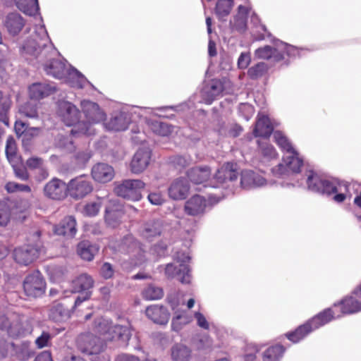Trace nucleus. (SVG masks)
Returning a JSON list of instances; mask_svg holds the SVG:
<instances>
[{"label":"nucleus","instance_id":"obj_1","mask_svg":"<svg viewBox=\"0 0 361 361\" xmlns=\"http://www.w3.org/2000/svg\"><path fill=\"white\" fill-rule=\"evenodd\" d=\"M92 334V355L103 352L108 341L129 339V329L127 326L112 325L111 322L102 318L94 322Z\"/></svg>","mask_w":361,"mask_h":361},{"label":"nucleus","instance_id":"obj_2","mask_svg":"<svg viewBox=\"0 0 361 361\" xmlns=\"http://www.w3.org/2000/svg\"><path fill=\"white\" fill-rule=\"evenodd\" d=\"M26 52L33 55L43 65V69L48 75L63 80L70 66L59 59H54L55 51L50 46H35V42L23 47Z\"/></svg>","mask_w":361,"mask_h":361},{"label":"nucleus","instance_id":"obj_3","mask_svg":"<svg viewBox=\"0 0 361 361\" xmlns=\"http://www.w3.org/2000/svg\"><path fill=\"white\" fill-rule=\"evenodd\" d=\"M41 231L35 230L29 233L27 240L34 244H27L13 250V259L19 264L27 266L35 261L39 255L42 247Z\"/></svg>","mask_w":361,"mask_h":361},{"label":"nucleus","instance_id":"obj_4","mask_svg":"<svg viewBox=\"0 0 361 361\" xmlns=\"http://www.w3.org/2000/svg\"><path fill=\"white\" fill-rule=\"evenodd\" d=\"M59 115L61 121L67 126H76L78 130L72 129L71 133L86 135L88 130V123L80 121V112L78 108L69 102H63L59 104Z\"/></svg>","mask_w":361,"mask_h":361},{"label":"nucleus","instance_id":"obj_5","mask_svg":"<svg viewBox=\"0 0 361 361\" xmlns=\"http://www.w3.org/2000/svg\"><path fill=\"white\" fill-rule=\"evenodd\" d=\"M0 329L7 332L12 338L25 336L32 331L30 322L20 315H13L11 318L2 317L0 319Z\"/></svg>","mask_w":361,"mask_h":361},{"label":"nucleus","instance_id":"obj_6","mask_svg":"<svg viewBox=\"0 0 361 361\" xmlns=\"http://www.w3.org/2000/svg\"><path fill=\"white\" fill-rule=\"evenodd\" d=\"M307 176V188L314 192L329 196L336 193L338 191V187L341 185H343L346 191L348 190V183L329 180L313 171H308Z\"/></svg>","mask_w":361,"mask_h":361},{"label":"nucleus","instance_id":"obj_7","mask_svg":"<svg viewBox=\"0 0 361 361\" xmlns=\"http://www.w3.org/2000/svg\"><path fill=\"white\" fill-rule=\"evenodd\" d=\"M145 183L139 179L124 180L116 185L114 191L115 194L124 199L131 201H138L142 198L141 191Z\"/></svg>","mask_w":361,"mask_h":361},{"label":"nucleus","instance_id":"obj_8","mask_svg":"<svg viewBox=\"0 0 361 361\" xmlns=\"http://www.w3.org/2000/svg\"><path fill=\"white\" fill-rule=\"evenodd\" d=\"M46 281L38 270L28 274L23 281V290L25 295L31 298H38L44 294Z\"/></svg>","mask_w":361,"mask_h":361},{"label":"nucleus","instance_id":"obj_9","mask_svg":"<svg viewBox=\"0 0 361 361\" xmlns=\"http://www.w3.org/2000/svg\"><path fill=\"white\" fill-rule=\"evenodd\" d=\"M295 51V48L289 45H286L282 51L269 45H266L257 49L255 51V56L257 59H271L274 62H279L285 59V55L290 56Z\"/></svg>","mask_w":361,"mask_h":361},{"label":"nucleus","instance_id":"obj_10","mask_svg":"<svg viewBox=\"0 0 361 361\" xmlns=\"http://www.w3.org/2000/svg\"><path fill=\"white\" fill-rule=\"evenodd\" d=\"M90 192V180L87 175L78 176L68 183V194L75 200L84 198Z\"/></svg>","mask_w":361,"mask_h":361},{"label":"nucleus","instance_id":"obj_11","mask_svg":"<svg viewBox=\"0 0 361 361\" xmlns=\"http://www.w3.org/2000/svg\"><path fill=\"white\" fill-rule=\"evenodd\" d=\"M44 195L54 200H62L68 195V183L54 178L45 184L43 188Z\"/></svg>","mask_w":361,"mask_h":361},{"label":"nucleus","instance_id":"obj_12","mask_svg":"<svg viewBox=\"0 0 361 361\" xmlns=\"http://www.w3.org/2000/svg\"><path fill=\"white\" fill-rule=\"evenodd\" d=\"M152 159V150L147 147L139 148L133 155L130 169L133 173H142L149 166Z\"/></svg>","mask_w":361,"mask_h":361},{"label":"nucleus","instance_id":"obj_13","mask_svg":"<svg viewBox=\"0 0 361 361\" xmlns=\"http://www.w3.org/2000/svg\"><path fill=\"white\" fill-rule=\"evenodd\" d=\"M206 207V199L202 196L195 195L185 202L184 210L187 214L195 216L203 214Z\"/></svg>","mask_w":361,"mask_h":361},{"label":"nucleus","instance_id":"obj_14","mask_svg":"<svg viewBox=\"0 0 361 361\" xmlns=\"http://www.w3.org/2000/svg\"><path fill=\"white\" fill-rule=\"evenodd\" d=\"M238 176V165L235 162H226L215 173V179L221 183L234 181Z\"/></svg>","mask_w":361,"mask_h":361},{"label":"nucleus","instance_id":"obj_15","mask_svg":"<svg viewBox=\"0 0 361 361\" xmlns=\"http://www.w3.org/2000/svg\"><path fill=\"white\" fill-rule=\"evenodd\" d=\"M125 215L123 207L118 204H111L105 209L104 219L106 223L113 228L117 227L122 221Z\"/></svg>","mask_w":361,"mask_h":361},{"label":"nucleus","instance_id":"obj_16","mask_svg":"<svg viewBox=\"0 0 361 361\" xmlns=\"http://www.w3.org/2000/svg\"><path fill=\"white\" fill-rule=\"evenodd\" d=\"M29 95L32 99L40 100L56 91L55 86L46 82H36L29 87Z\"/></svg>","mask_w":361,"mask_h":361},{"label":"nucleus","instance_id":"obj_17","mask_svg":"<svg viewBox=\"0 0 361 361\" xmlns=\"http://www.w3.org/2000/svg\"><path fill=\"white\" fill-rule=\"evenodd\" d=\"M190 185L185 178H180L173 181L169 188V195L173 200H184L189 193Z\"/></svg>","mask_w":361,"mask_h":361},{"label":"nucleus","instance_id":"obj_18","mask_svg":"<svg viewBox=\"0 0 361 361\" xmlns=\"http://www.w3.org/2000/svg\"><path fill=\"white\" fill-rule=\"evenodd\" d=\"M114 170L112 166L104 163H98L92 168V177L98 182L106 183L113 179Z\"/></svg>","mask_w":361,"mask_h":361},{"label":"nucleus","instance_id":"obj_19","mask_svg":"<svg viewBox=\"0 0 361 361\" xmlns=\"http://www.w3.org/2000/svg\"><path fill=\"white\" fill-rule=\"evenodd\" d=\"M76 221L73 216L64 217L54 226V233L57 235L73 238L76 234Z\"/></svg>","mask_w":361,"mask_h":361},{"label":"nucleus","instance_id":"obj_20","mask_svg":"<svg viewBox=\"0 0 361 361\" xmlns=\"http://www.w3.org/2000/svg\"><path fill=\"white\" fill-rule=\"evenodd\" d=\"M274 131V126L267 116H259L253 130V135L256 137L269 138Z\"/></svg>","mask_w":361,"mask_h":361},{"label":"nucleus","instance_id":"obj_21","mask_svg":"<svg viewBox=\"0 0 361 361\" xmlns=\"http://www.w3.org/2000/svg\"><path fill=\"white\" fill-rule=\"evenodd\" d=\"M145 313L149 319L159 324H167L170 317V314L167 309L163 306H149L147 307Z\"/></svg>","mask_w":361,"mask_h":361},{"label":"nucleus","instance_id":"obj_22","mask_svg":"<svg viewBox=\"0 0 361 361\" xmlns=\"http://www.w3.org/2000/svg\"><path fill=\"white\" fill-rule=\"evenodd\" d=\"M240 183L243 188L248 189L264 185L266 183V180L253 171L245 170L241 173Z\"/></svg>","mask_w":361,"mask_h":361},{"label":"nucleus","instance_id":"obj_23","mask_svg":"<svg viewBox=\"0 0 361 361\" xmlns=\"http://www.w3.org/2000/svg\"><path fill=\"white\" fill-rule=\"evenodd\" d=\"M4 23L11 35H16L25 26V21L19 13H10L6 16Z\"/></svg>","mask_w":361,"mask_h":361},{"label":"nucleus","instance_id":"obj_24","mask_svg":"<svg viewBox=\"0 0 361 361\" xmlns=\"http://www.w3.org/2000/svg\"><path fill=\"white\" fill-rule=\"evenodd\" d=\"M211 169L207 166H195L187 172L189 180L195 184H203L211 177Z\"/></svg>","mask_w":361,"mask_h":361},{"label":"nucleus","instance_id":"obj_25","mask_svg":"<svg viewBox=\"0 0 361 361\" xmlns=\"http://www.w3.org/2000/svg\"><path fill=\"white\" fill-rule=\"evenodd\" d=\"M334 307H339L342 314H351L361 311V302L353 296H347L334 303Z\"/></svg>","mask_w":361,"mask_h":361},{"label":"nucleus","instance_id":"obj_26","mask_svg":"<svg viewBox=\"0 0 361 361\" xmlns=\"http://www.w3.org/2000/svg\"><path fill=\"white\" fill-rule=\"evenodd\" d=\"M335 319V313L332 308H326L317 314L308 319L310 325L313 331L324 326Z\"/></svg>","mask_w":361,"mask_h":361},{"label":"nucleus","instance_id":"obj_27","mask_svg":"<svg viewBox=\"0 0 361 361\" xmlns=\"http://www.w3.org/2000/svg\"><path fill=\"white\" fill-rule=\"evenodd\" d=\"M63 80L71 87L78 89L83 88L87 82L85 76L71 66L69 67Z\"/></svg>","mask_w":361,"mask_h":361},{"label":"nucleus","instance_id":"obj_28","mask_svg":"<svg viewBox=\"0 0 361 361\" xmlns=\"http://www.w3.org/2000/svg\"><path fill=\"white\" fill-rule=\"evenodd\" d=\"M313 329L307 321L304 324L298 326L295 330L287 332L285 334L286 338L293 343H297L304 339Z\"/></svg>","mask_w":361,"mask_h":361},{"label":"nucleus","instance_id":"obj_29","mask_svg":"<svg viewBox=\"0 0 361 361\" xmlns=\"http://www.w3.org/2000/svg\"><path fill=\"white\" fill-rule=\"evenodd\" d=\"M71 314L72 310L66 308L61 303H57L50 308L49 317L55 322H62L68 319Z\"/></svg>","mask_w":361,"mask_h":361},{"label":"nucleus","instance_id":"obj_30","mask_svg":"<svg viewBox=\"0 0 361 361\" xmlns=\"http://www.w3.org/2000/svg\"><path fill=\"white\" fill-rule=\"evenodd\" d=\"M224 90L222 82L219 80H213L202 94V97L206 104H211Z\"/></svg>","mask_w":361,"mask_h":361},{"label":"nucleus","instance_id":"obj_31","mask_svg":"<svg viewBox=\"0 0 361 361\" xmlns=\"http://www.w3.org/2000/svg\"><path fill=\"white\" fill-rule=\"evenodd\" d=\"M5 153L8 161L13 167L19 164L20 157L18 154L17 143L11 135L7 138Z\"/></svg>","mask_w":361,"mask_h":361},{"label":"nucleus","instance_id":"obj_32","mask_svg":"<svg viewBox=\"0 0 361 361\" xmlns=\"http://www.w3.org/2000/svg\"><path fill=\"white\" fill-rule=\"evenodd\" d=\"M130 121L127 115L120 113L111 118L106 124V127L110 130L122 131L128 128Z\"/></svg>","mask_w":361,"mask_h":361},{"label":"nucleus","instance_id":"obj_33","mask_svg":"<svg viewBox=\"0 0 361 361\" xmlns=\"http://www.w3.org/2000/svg\"><path fill=\"white\" fill-rule=\"evenodd\" d=\"M286 352V348L276 344L267 348L262 353L263 361H280Z\"/></svg>","mask_w":361,"mask_h":361},{"label":"nucleus","instance_id":"obj_34","mask_svg":"<svg viewBox=\"0 0 361 361\" xmlns=\"http://www.w3.org/2000/svg\"><path fill=\"white\" fill-rule=\"evenodd\" d=\"M171 358L173 361H190L191 350L183 344L176 343L171 348Z\"/></svg>","mask_w":361,"mask_h":361},{"label":"nucleus","instance_id":"obj_35","mask_svg":"<svg viewBox=\"0 0 361 361\" xmlns=\"http://www.w3.org/2000/svg\"><path fill=\"white\" fill-rule=\"evenodd\" d=\"M149 129L160 136H169L173 131V127L167 123L158 120H150L147 123Z\"/></svg>","mask_w":361,"mask_h":361},{"label":"nucleus","instance_id":"obj_36","mask_svg":"<svg viewBox=\"0 0 361 361\" xmlns=\"http://www.w3.org/2000/svg\"><path fill=\"white\" fill-rule=\"evenodd\" d=\"M16 6L28 16L36 15L39 9L38 0H14Z\"/></svg>","mask_w":361,"mask_h":361},{"label":"nucleus","instance_id":"obj_37","mask_svg":"<svg viewBox=\"0 0 361 361\" xmlns=\"http://www.w3.org/2000/svg\"><path fill=\"white\" fill-rule=\"evenodd\" d=\"M291 154L283 159L284 163L288 169L293 173H299L303 165V160L298 157V152L294 150L290 152Z\"/></svg>","mask_w":361,"mask_h":361},{"label":"nucleus","instance_id":"obj_38","mask_svg":"<svg viewBox=\"0 0 361 361\" xmlns=\"http://www.w3.org/2000/svg\"><path fill=\"white\" fill-rule=\"evenodd\" d=\"M233 6V0H218L216 4L215 13L219 18L228 16Z\"/></svg>","mask_w":361,"mask_h":361},{"label":"nucleus","instance_id":"obj_39","mask_svg":"<svg viewBox=\"0 0 361 361\" xmlns=\"http://www.w3.org/2000/svg\"><path fill=\"white\" fill-rule=\"evenodd\" d=\"M73 292H81L90 288V278L87 274H81L72 281Z\"/></svg>","mask_w":361,"mask_h":361},{"label":"nucleus","instance_id":"obj_40","mask_svg":"<svg viewBox=\"0 0 361 361\" xmlns=\"http://www.w3.org/2000/svg\"><path fill=\"white\" fill-rule=\"evenodd\" d=\"M268 66L264 62H259L250 67L247 71L248 76L252 80H257L267 74Z\"/></svg>","mask_w":361,"mask_h":361},{"label":"nucleus","instance_id":"obj_41","mask_svg":"<svg viewBox=\"0 0 361 361\" xmlns=\"http://www.w3.org/2000/svg\"><path fill=\"white\" fill-rule=\"evenodd\" d=\"M142 295L145 300H154L161 299L164 295V292L161 288L149 286L143 290Z\"/></svg>","mask_w":361,"mask_h":361},{"label":"nucleus","instance_id":"obj_42","mask_svg":"<svg viewBox=\"0 0 361 361\" xmlns=\"http://www.w3.org/2000/svg\"><path fill=\"white\" fill-rule=\"evenodd\" d=\"M274 138L278 146L287 152H293L295 150L288 139L281 132L276 131L274 133Z\"/></svg>","mask_w":361,"mask_h":361},{"label":"nucleus","instance_id":"obj_43","mask_svg":"<svg viewBox=\"0 0 361 361\" xmlns=\"http://www.w3.org/2000/svg\"><path fill=\"white\" fill-rule=\"evenodd\" d=\"M258 145L260 148V154L265 160L276 159L278 154L273 145L267 142L260 143L259 141H258Z\"/></svg>","mask_w":361,"mask_h":361},{"label":"nucleus","instance_id":"obj_44","mask_svg":"<svg viewBox=\"0 0 361 361\" xmlns=\"http://www.w3.org/2000/svg\"><path fill=\"white\" fill-rule=\"evenodd\" d=\"M77 348L83 353L90 354V335L89 333L81 334L76 340Z\"/></svg>","mask_w":361,"mask_h":361},{"label":"nucleus","instance_id":"obj_45","mask_svg":"<svg viewBox=\"0 0 361 361\" xmlns=\"http://www.w3.org/2000/svg\"><path fill=\"white\" fill-rule=\"evenodd\" d=\"M90 298V293L89 292H85V293L80 294L75 299L74 305L73 306L72 309L74 310L82 311L83 307H85L86 309L88 310L90 308V305H89Z\"/></svg>","mask_w":361,"mask_h":361},{"label":"nucleus","instance_id":"obj_46","mask_svg":"<svg viewBox=\"0 0 361 361\" xmlns=\"http://www.w3.org/2000/svg\"><path fill=\"white\" fill-rule=\"evenodd\" d=\"M11 101L8 97L4 96L0 90V115L4 116L3 121L6 125L8 124V118L6 116V114L11 108Z\"/></svg>","mask_w":361,"mask_h":361},{"label":"nucleus","instance_id":"obj_47","mask_svg":"<svg viewBox=\"0 0 361 361\" xmlns=\"http://www.w3.org/2000/svg\"><path fill=\"white\" fill-rule=\"evenodd\" d=\"M106 114L99 106L94 102H92V123H99L106 121Z\"/></svg>","mask_w":361,"mask_h":361},{"label":"nucleus","instance_id":"obj_48","mask_svg":"<svg viewBox=\"0 0 361 361\" xmlns=\"http://www.w3.org/2000/svg\"><path fill=\"white\" fill-rule=\"evenodd\" d=\"M247 18L235 16L233 20L231 22V27L233 31L243 33L247 30Z\"/></svg>","mask_w":361,"mask_h":361},{"label":"nucleus","instance_id":"obj_49","mask_svg":"<svg viewBox=\"0 0 361 361\" xmlns=\"http://www.w3.org/2000/svg\"><path fill=\"white\" fill-rule=\"evenodd\" d=\"M11 212L8 204L0 201V226H6L10 221Z\"/></svg>","mask_w":361,"mask_h":361},{"label":"nucleus","instance_id":"obj_50","mask_svg":"<svg viewBox=\"0 0 361 361\" xmlns=\"http://www.w3.org/2000/svg\"><path fill=\"white\" fill-rule=\"evenodd\" d=\"M5 188L8 192H31V188L27 185L19 184L15 182H8L6 184Z\"/></svg>","mask_w":361,"mask_h":361},{"label":"nucleus","instance_id":"obj_51","mask_svg":"<svg viewBox=\"0 0 361 361\" xmlns=\"http://www.w3.org/2000/svg\"><path fill=\"white\" fill-rule=\"evenodd\" d=\"M190 322L189 318L184 314H180L175 316L171 322L173 330L178 331L182 329L183 325L188 324Z\"/></svg>","mask_w":361,"mask_h":361},{"label":"nucleus","instance_id":"obj_52","mask_svg":"<svg viewBox=\"0 0 361 361\" xmlns=\"http://www.w3.org/2000/svg\"><path fill=\"white\" fill-rule=\"evenodd\" d=\"M77 251L82 259L90 261V243L88 241L79 243Z\"/></svg>","mask_w":361,"mask_h":361},{"label":"nucleus","instance_id":"obj_53","mask_svg":"<svg viewBox=\"0 0 361 361\" xmlns=\"http://www.w3.org/2000/svg\"><path fill=\"white\" fill-rule=\"evenodd\" d=\"M143 235L149 238L161 234V230L157 224H146L142 231Z\"/></svg>","mask_w":361,"mask_h":361},{"label":"nucleus","instance_id":"obj_54","mask_svg":"<svg viewBox=\"0 0 361 361\" xmlns=\"http://www.w3.org/2000/svg\"><path fill=\"white\" fill-rule=\"evenodd\" d=\"M180 283H189L190 282V269L188 266L185 264H180V268L178 269V276Z\"/></svg>","mask_w":361,"mask_h":361},{"label":"nucleus","instance_id":"obj_55","mask_svg":"<svg viewBox=\"0 0 361 361\" xmlns=\"http://www.w3.org/2000/svg\"><path fill=\"white\" fill-rule=\"evenodd\" d=\"M44 164V160L41 157H32L27 159L26 166L30 170L38 169Z\"/></svg>","mask_w":361,"mask_h":361},{"label":"nucleus","instance_id":"obj_56","mask_svg":"<svg viewBox=\"0 0 361 361\" xmlns=\"http://www.w3.org/2000/svg\"><path fill=\"white\" fill-rule=\"evenodd\" d=\"M197 348L200 350L212 349L213 341L209 335H203L198 341Z\"/></svg>","mask_w":361,"mask_h":361},{"label":"nucleus","instance_id":"obj_57","mask_svg":"<svg viewBox=\"0 0 361 361\" xmlns=\"http://www.w3.org/2000/svg\"><path fill=\"white\" fill-rule=\"evenodd\" d=\"M21 112L29 118H35L38 115L37 107L30 103L25 104L22 106Z\"/></svg>","mask_w":361,"mask_h":361},{"label":"nucleus","instance_id":"obj_58","mask_svg":"<svg viewBox=\"0 0 361 361\" xmlns=\"http://www.w3.org/2000/svg\"><path fill=\"white\" fill-rule=\"evenodd\" d=\"M14 130L16 135L19 137L23 135H27L28 131L27 124L22 121H16L14 124Z\"/></svg>","mask_w":361,"mask_h":361},{"label":"nucleus","instance_id":"obj_59","mask_svg":"<svg viewBox=\"0 0 361 361\" xmlns=\"http://www.w3.org/2000/svg\"><path fill=\"white\" fill-rule=\"evenodd\" d=\"M114 270L112 265L108 262H105L101 267L100 274L106 279H110L113 276Z\"/></svg>","mask_w":361,"mask_h":361},{"label":"nucleus","instance_id":"obj_60","mask_svg":"<svg viewBox=\"0 0 361 361\" xmlns=\"http://www.w3.org/2000/svg\"><path fill=\"white\" fill-rule=\"evenodd\" d=\"M50 338V334L48 332L43 331L41 336L36 339L35 343L39 348H42L47 345Z\"/></svg>","mask_w":361,"mask_h":361},{"label":"nucleus","instance_id":"obj_61","mask_svg":"<svg viewBox=\"0 0 361 361\" xmlns=\"http://www.w3.org/2000/svg\"><path fill=\"white\" fill-rule=\"evenodd\" d=\"M13 169L16 177L22 180H27L29 179L30 175L25 168L18 167L17 165H15Z\"/></svg>","mask_w":361,"mask_h":361},{"label":"nucleus","instance_id":"obj_62","mask_svg":"<svg viewBox=\"0 0 361 361\" xmlns=\"http://www.w3.org/2000/svg\"><path fill=\"white\" fill-rule=\"evenodd\" d=\"M149 201L154 205H161L164 200L159 192H152L148 195Z\"/></svg>","mask_w":361,"mask_h":361},{"label":"nucleus","instance_id":"obj_63","mask_svg":"<svg viewBox=\"0 0 361 361\" xmlns=\"http://www.w3.org/2000/svg\"><path fill=\"white\" fill-rule=\"evenodd\" d=\"M243 128L241 126L237 123L233 124L228 132V135L231 137H238L243 132Z\"/></svg>","mask_w":361,"mask_h":361},{"label":"nucleus","instance_id":"obj_64","mask_svg":"<svg viewBox=\"0 0 361 361\" xmlns=\"http://www.w3.org/2000/svg\"><path fill=\"white\" fill-rule=\"evenodd\" d=\"M195 317L197 319V325L204 329H208L209 327L205 317L200 312L195 313Z\"/></svg>","mask_w":361,"mask_h":361}]
</instances>
